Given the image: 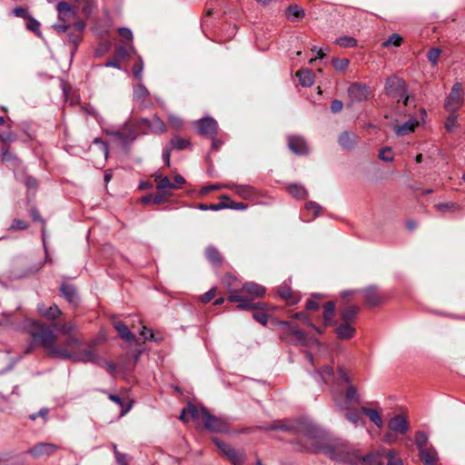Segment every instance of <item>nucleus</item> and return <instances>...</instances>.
I'll return each mask as SVG.
<instances>
[{
    "label": "nucleus",
    "instance_id": "bb28decb",
    "mask_svg": "<svg viewBox=\"0 0 465 465\" xmlns=\"http://www.w3.org/2000/svg\"><path fill=\"white\" fill-rule=\"evenodd\" d=\"M52 326L64 336L73 335L77 330L76 324L72 321L65 322H55L53 323Z\"/></svg>",
    "mask_w": 465,
    "mask_h": 465
},
{
    "label": "nucleus",
    "instance_id": "9d476101",
    "mask_svg": "<svg viewBox=\"0 0 465 465\" xmlns=\"http://www.w3.org/2000/svg\"><path fill=\"white\" fill-rule=\"evenodd\" d=\"M384 91L389 96L402 98L407 93V85L402 78L391 75L386 79Z\"/></svg>",
    "mask_w": 465,
    "mask_h": 465
},
{
    "label": "nucleus",
    "instance_id": "4c0bfd02",
    "mask_svg": "<svg viewBox=\"0 0 465 465\" xmlns=\"http://www.w3.org/2000/svg\"><path fill=\"white\" fill-rule=\"evenodd\" d=\"M335 304L333 302H328L324 304L323 319L326 325H330L332 322L334 315Z\"/></svg>",
    "mask_w": 465,
    "mask_h": 465
},
{
    "label": "nucleus",
    "instance_id": "e433bc0d",
    "mask_svg": "<svg viewBox=\"0 0 465 465\" xmlns=\"http://www.w3.org/2000/svg\"><path fill=\"white\" fill-rule=\"evenodd\" d=\"M61 292H62L63 295L64 296V298L70 303H74L77 302V294H76V291L74 288V286H72L70 284L64 283L61 286Z\"/></svg>",
    "mask_w": 465,
    "mask_h": 465
},
{
    "label": "nucleus",
    "instance_id": "423d86ee",
    "mask_svg": "<svg viewBox=\"0 0 465 465\" xmlns=\"http://www.w3.org/2000/svg\"><path fill=\"white\" fill-rule=\"evenodd\" d=\"M59 352L62 359L70 360L74 362L93 363L96 365L102 364L99 356L91 349H84L76 352H72L68 349L64 348L63 351Z\"/></svg>",
    "mask_w": 465,
    "mask_h": 465
},
{
    "label": "nucleus",
    "instance_id": "a18cd8bd",
    "mask_svg": "<svg viewBox=\"0 0 465 465\" xmlns=\"http://www.w3.org/2000/svg\"><path fill=\"white\" fill-rule=\"evenodd\" d=\"M66 340L64 341V348H78L82 346L83 340L77 337L75 334L65 336Z\"/></svg>",
    "mask_w": 465,
    "mask_h": 465
},
{
    "label": "nucleus",
    "instance_id": "69168bd1",
    "mask_svg": "<svg viewBox=\"0 0 465 465\" xmlns=\"http://www.w3.org/2000/svg\"><path fill=\"white\" fill-rule=\"evenodd\" d=\"M215 293H216V290L214 288H213L201 296V301L203 303H207L214 298Z\"/></svg>",
    "mask_w": 465,
    "mask_h": 465
},
{
    "label": "nucleus",
    "instance_id": "2f4dec72",
    "mask_svg": "<svg viewBox=\"0 0 465 465\" xmlns=\"http://www.w3.org/2000/svg\"><path fill=\"white\" fill-rule=\"evenodd\" d=\"M296 75L299 78L300 84L303 87H310L314 83V74L312 70L306 69L299 71L297 72Z\"/></svg>",
    "mask_w": 465,
    "mask_h": 465
},
{
    "label": "nucleus",
    "instance_id": "0e129e2a",
    "mask_svg": "<svg viewBox=\"0 0 465 465\" xmlns=\"http://www.w3.org/2000/svg\"><path fill=\"white\" fill-rule=\"evenodd\" d=\"M1 156L3 162H12L15 160V154L9 152L7 148L2 149Z\"/></svg>",
    "mask_w": 465,
    "mask_h": 465
},
{
    "label": "nucleus",
    "instance_id": "de8ad7c7",
    "mask_svg": "<svg viewBox=\"0 0 465 465\" xmlns=\"http://www.w3.org/2000/svg\"><path fill=\"white\" fill-rule=\"evenodd\" d=\"M458 125V115L455 113H450L445 122V128L448 132L452 133Z\"/></svg>",
    "mask_w": 465,
    "mask_h": 465
},
{
    "label": "nucleus",
    "instance_id": "f8f14e48",
    "mask_svg": "<svg viewBox=\"0 0 465 465\" xmlns=\"http://www.w3.org/2000/svg\"><path fill=\"white\" fill-rule=\"evenodd\" d=\"M231 281H236V279L232 276H228L226 283L229 292L230 290H237L236 292H233L234 294L240 295L239 292L242 291L252 296L260 298L262 297L265 293V288L258 283L246 282L242 286V288H237Z\"/></svg>",
    "mask_w": 465,
    "mask_h": 465
},
{
    "label": "nucleus",
    "instance_id": "393cba45",
    "mask_svg": "<svg viewBox=\"0 0 465 465\" xmlns=\"http://www.w3.org/2000/svg\"><path fill=\"white\" fill-rule=\"evenodd\" d=\"M188 415L192 420H197L201 418V410L199 411L195 405L188 403L186 408L183 409L181 411L179 419L183 422H187L189 420Z\"/></svg>",
    "mask_w": 465,
    "mask_h": 465
},
{
    "label": "nucleus",
    "instance_id": "412c9836",
    "mask_svg": "<svg viewBox=\"0 0 465 465\" xmlns=\"http://www.w3.org/2000/svg\"><path fill=\"white\" fill-rule=\"evenodd\" d=\"M419 125L420 122L417 119L410 118L401 124H395L394 132L398 136H404L413 133Z\"/></svg>",
    "mask_w": 465,
    "mask_h": 465
},
{
    "label": "nucleus",
    "instance_id": "0eeeda50",
    "mask_svg": "<svg viewBox=\"0 0 465 465\" xmlns=\"http://www.w3.org/2000/svg\"><path fill=\"white\" fill-rule=\"evenodd\" d=\"M56 10L58 12V22L54 24L53 27L59 34L65 33L68 28L66 22L74 18L75 9L70 4L61 1L57 3Z\"/></svg>",
    "mask_w": 465,
    "mask_h": 465
},
{
    "label": "nucleus",
    "instance_id": "4d7b16f0",
    "mask_svg": "<svg viewBox=\"0 0 465 465\" xmlns=\"http://www.w3.org/2000/svg\"><path fill=\"white\" fill-rule=\"evenodd\" d=\"M168 120L171 126L175 130H180L183 125V120L177 115L171 114L169 115Z\"/></svg>",
    "mask_w": 465,
    "mask_h": 465
},
{
    "label": "nucleus",
    "instance_id": "1a4fd4ad",
    "mask_svg": "<svg viewBox=\"0 0 465 465\" xmlns=\"http://www.w3.org/2000/svg\"><path fill=\"white\" fill-rule=\"evenodd\" d=\"M213 440L219 450L226 456L233 465H242L243 461L246 460V454L243 450H237L218 438H213Z\"/></svg>",
    "mask_w": 465,
    "mask_h": 465
},
{
    "label": "nucleus",
    "instance_id": "7ed1b4c3",
    "mask_svg": "<svg viewBox=\"0 0 465 465\" xmlns=\"http://www.w3.org/2000/svg\"><path fill=\"white\" fill-rule=\"evenodd\" d=\"M29 333L34 342L45 348L50 357H60V352L58 351H63L64 348L55 346L57 337L49 326L35 322L29 331Z\"/></svg>",
    "mask_w": 465,
    "mask_h": 465
},
{
    "label": "nucleus",
    "instance_id": "603ef678",
    "mask_svg": "<svg viewBox=\"0 0 465 465\" xmlns=\"http://www.w3.org/2000/svg\"><path fill=\"white\" fill-rule=\"evenodd\" d=\"M379 158L384 162H392L394 155L390 147L382 148L379 153Z\"/></svg>",
    "mask_w": 465,
    "mask_h": 465
},
{
    "label": "nucleus",
    "instance_id": "7c9ffc66",
    "mask_svg": "<svg viewBox=\"0 0 465 465\" xmlns=\"http://www.w3.org/2000/svg\"><path fill=\"white\" fill-rule=\"evenodd\" d=\"M355 134L344 131L339 136L338 143L343 149L350 150L352 149L355 144Z\"/></svg>",
    "mask_w": 465,
    "mask_h": 465
},
{
    "label": "nucleus",
    "instance_id": "774afa93",
    "mask_svg": "<svg viewBox=\"0 0 465 465\" xmlns=\"http://www.w3.org/2000/svg\"><path fill=\"white\" fill-rule=\"evenodd\" d=\"M24 183L29 189H36L38 185L36 179L32 176H26L24 180Z\"/></svg>",
    "mask_w": 465,
    "mask_h": 465
},
{
    "label": "nucleus",
    "instance_id": "5fc2aeb1",
    "mask_svg": "<svg viewBox=\"0 0 465 465\" xmlns=\"http://www.w3.org/2000/svg\"><path fill=\"white\" fill-rule=\"evenodd\" d=\"M349 64L350 62L346 58H332V64L336 70L344 71L348 67Z\"/></svg>",
    "mask_w": 465,
    "mask_h": 465
},
{
    "label": "nucleus",
    "instance_id": "9b49d317",
    "mask_svg": "<svg viewBox=\"0 0 465 465\" xmlns=\"http://www.w3.org/2000/svg\"><path fill=\"white\" fill-rule=\"evenodd\" d=\"M463 104V91L461 88V84L456 83L450 93V94L447 96L444 107L447 111L450 113H455L457 110H459Z\"/></svg>",
    "mask_w": 465,
    "mask_h": 465
},
{
    "label": "nucleus",
    "instance_id": "09e8293b",
    "mask_svg": "<svg viewBox=\"0 0 465 465\" xmlns=\"http://www.w3.org/2000/svg\"><path fill=\"white\" fill-rule=\"evenodd\" d=\"M227 207V203H225L224 202H221V203H213V204H205V203H200L198 205V208L202 211H207V210H212V211H220L222 209H224Z\"/></svg>",
    "mask_w": 465,
    "mask_h": 465
},
{
    "label": "nucleus",
    "instance_id": "cd10ccee",
    "mask_svg": "<svg viewBox=\"0 0 465 465\" xmlns=\"http://www.w3.org/2000/svg\"><path fill=\"white\" fill-rule=\"evenodd\" d=\"M335 331L340 339L348 340L354 336L356 331L350 322H343L336 328Z\"/></svg>",
    "mask_w": 465,
    "mask_h": 465
},
{
    "label": "nucleus",
    "instance_id": "c03bdc74",
    "mask_svg": "<svg viewBox=\"0 0 465 465\" xmlns=\"http://www.w3.org/2000/svg\"><path fill=\"white\" fill-rule=\"evenodd\" d=\"M67 30L68 34L66 36V40L69 44H72L75 49L82 39V35L76 33V31L73 30L70 25H68Z\"/></svg>",
    "mask_w": 465,
    "mask_h": 465
},
{
    "label": "nucleus",
    "instance_id": "473e14b6",
    "mask_svg": "<svg viewBox=\"0 0 465 465\" xmlns=\"http://www.w3.org/2000/svg\"><path fill=\"white\" fill-rule=\"evenodd\" d=\"M148 95L149 91L143 84H138L134 87V99L141 104H144Z\"/></svg>",
    "mask_w": 465,
    "mask_h": 465
},
{
    "label": "nucleus",
    "instance_id": "49530a36",
    "mask_svg": "<svg viewBox=\"0 0 465 465\" xmlns=\"http://www.w3.org/2000/svg\"><path fill=\"white\" fill-rule=\"evenodd\" d=\"M415 443L419 450L427 448L428 435L423 431H418L415 436Z\"/></svg>",
    "mask_w": 465,
    "mask_h": 465
},
{
    "label": "nucleus",
    "instance_id": "f03ea898",
    "mask_svg": "<svg viewBox=\"0 0 465 465\" xmlns=\"http://www.w3.org/2000/svg\"><path fill=\"white\" fill-rule=\"evenodd\" d=\"M312 375L319 383L331 384V391L338 409L349 410L352 403L361 401L358 390L351 384V379L343 367L338 368L337 376L331 366H324Z\"/></svg>",
    "mask_w": 465,
    "mask_h": 465
},
{
    "label": "nucleus",
    "instance_id": "dca6fc26",
    "mask_svg": "<svg viewBox=\"0 0 465 465\" xmlns=\"http://www.w3.org/2000/svg\"><path fill=\"white\" fill-rule=\"evenodd\" d=\"M197 131L202 135L214 136L217 133V122L212 117H204L194 123Z\"/></svg>",
    "mask_w": 465,
    "mask_h": 465
},
{
    "label": "nucleus",
    "instance_id": "37998d69",
    "mask_svg": "<svg viewBox=\"0 0 465 465\" xmlns=\"http://www.w3.org/2000/svg\"><path fill=\"white\" fill-rule=\"evenodd\" d=\"M278 293L285 301H288L290 302H293L295 301L294 297L292 296V291L291 287L287 284L281 285L278 290Z\"/></svg>",
    "mask_w": 465,
    "mask_h": 465
},
{
    "label": "nucleus",
    "instance_id": "f257e3e1",
    "mask_svg": "<svg viewBox=\"0 0 465 465\" xmlns=\"http://www.w3.org/2000/svg\"><path fill=\"white\" fill-rule=\"evenodd\" d=\"M262 429L266 430H284L288 432L302 434L309 440H315V451L323 452L333 460L344 462L351 465H383L385 450H379L361 456L358 450L346 441L331 440L326 432L308 419L295 420H275L269 426Z\"/></svg>",
    "mask_w": 465,
    "mask_h": 465
},
{
    "label": "nucleus",
    "instance_id": "c85d7f7f",
    "mask_svg": "<svg viewBox=\"0 0 465 465\" xmlns=\"http://www.w3.org/2000/svg\"><path fill=\"white\" fill-rule=\"evenodd\" d=\"M114 327L117 331L121 339L125 341H133L134 340V335L129 330L128 326L122 322H114Z\"/></svg>",
    "mask_w": 465,
    "mask_h": 465
},
{
    "label": "nucleus",
    "instance_id": "58836bf2",
    "mask_svg": "<svg viewBox=\"0 0 465 465\" xmlns=\"http://www.w3.org/2000/svg\"><path fill=\"white\" fill-rule=\"evenodd\" d=\"M190 145V142L188 140H185L180 136H175L171 139L169 147L172 148V150H183Z\"/></svg>",
    "mask_w": 465,
    "mask_h": 465
},
{
    "label": "nucleus",
    "instance_id": "052dcab7",
    "mask_svg": "<svg viewBox=\"0 0 465 465\" xmlns=\"http://www.w3.org/2000/svg\"><path fill=\"white\" fill-rule=\"evenodd\" d=\"M28 227V223L23 220L15 219L10 225V230H25Z\"/></svg>",
    "mask_w": 465,
    "mask_h": 465
},
{
    "label": "nucleus",
    "instance_id": "338daca9",
    "mask_svg": "<svg viewBox=\"0 0 465 465\" xmlns=\"http://www.w3.org/2000/svg\"><path fill=\"white\" fill-rule=\"evenodd\" d=\"M305 208L308 211H312L314 216H317L321 211V206L314 202L307 203Z\"/></svg>",
    "mask_w": 465,
    "mask_h": 465
},
{
    "label": "nucleus",
    "instance_id": "5701e85b",
    "mask_svg": "<svg viewBox=\"0 0 465 465\" xmlns=\"http://www.w3.org/2000/svg\"><path fill=\"white\" fill-rule=\"evenodd\" d=\"M37 311L43 317L48 320H55L62 314V311L55 304H53L49 308H45L44 303H40L37 306Z\"/></svg>",
    "mask_w": 465,
    "mask_h": 465
},
{
    "label": "nucleus",
    "instance_id": "680f3d73",
    "mask_svg": "<svg viewBox=\"0 0 465 465\" xmlns=\"http://www.w3.org/2000/svg\"><path fill=\"white\" fill-rule=\"evenodd\" d=\"M170 193L159 192L156 194H153V204H160L167 200Z\"/></svg>",
    "mask_w": 465,
    "mask_h": 465
},
{
    "label": "nucleus",
    "instance_id": "e2e57ef3",
    "mask_svg": "<svg viewBox=\"0 0 465 465\" xmlns=\"http://www.w3.org/2000/svg\"><path fill=\"white\" fill-rule=\"evenodd\" d=\"M13 14L17 17H22V18H25V19H28V17L30 16L27 10L21 6H17L15 8H14Z\"/></svg>",
    "mask_w": 465,
    "mask_h": 465
},
{
    "label": "nucleus",
    "instance_id": "4be33fe9",
    "mask_svg": "<svg viewBox=\"0 0 465 465\" xmlns=\"http://www.w3.org/2000/svg\"><path fill=\"white\" fill-rule=\"evenodd\" d=\"M154 181L156 182V189L159 192L169 193L167 190L178 189V185L172 183L167 176L162 174H155Z\"/></svg>",
    "mask_w": 465,
    "mask_h": 465
},
{
    "label": "nucleus",
    "instance_id": "4468645a",
    "mask_svg": "<svg viewBox=\"0 0 465 465\" xmlns=\"http://www.w3.org/2000/svg\"><path fill=\"white\" fill-rule=\"evenodd\" d=\"M371 94L369 87L365 84L355 82L348 88V95L352 102H363Z\"/></svg>",
    "mask_w": 465,
    "mask_h": 465
},
{
    "label": "nucleus",
    "instance_id": "6ab92c4d",
    "mask_svg": "<svg viewBox=\"0 0 465 465\" xmlns=\"http://www.w3.org/2000/svg\"><path fill=\"white\" fill-rule=\"evenodd\" d=\"M225 187L233 190L235 193L242 199L252 200L257 195L256 190L250 185H238L230 183L225 185Z\"/></svg>",
    "mask_w": 465,
    "mask_h": 465
},
{
    "label": "nucleus",
    "instance_id": "72a5a7b5",
    "mask_svg": "<svg viewBox=\"0 0 465 465\" xmlns=\"http://www.w3.org/2000/svg\"><path fill=\"white\" fill-rule=\"evenodd\" d=\"M287 192L296 199H305L307 197V191L303 186L298 183L289 184Z\"/></svg>",
    "mask_w": 465,
    "mask_h": 465
},
{
    "label": "nucleus",
    "instance_id": "f704fd0d",
    "mask_svg": "<svg viewBox=\"0 0 465 465\" xmlns=\"http://www.w3.org/2000/svg\"><path fill=\"white\" fill-rule=\"evenodd\" d=\"M361 410L378 428L382 427L383 421L378 411L367 407H361Z\"/></svg>",
    "mask_w": 465,
    "mask_h": 465
},
{
    "label": "nucleus",
    "instance_id": "f3484780",
    "mask_svg": "<svg viewBox=\"0 0 465 465\" xmlns=\"http://www.w3.org/2000/svg\"><path fill=\"white\" fill-rule=\"evenodd\" d=\"M364 300L368 306L374 307L385 300V296L377 291L376 287L371 286L363 290Z\"/></svg>",
    "mask_w": 465,
    "mask_h": 465
},
{
    "label": "nucleus",
    "instance_id": "6e6d98bb",
    "mask_svg": "<svg viewBox=\"0 0 465 465\" xmlns=\"http://www.w3.org/2000/svg\"><path fill=\"white\" fill-rule=\"evenodd\" d=\"M402 41V38L401 35H399L398 34H392L384 43H383V45L384 46H389V45H394V46H399L401 45V43Z\"/></svg>",
    "mask_w": 465,
    "mask_h": 465
},
{
    "label": "nucleus",
    "instance_id": "bf43d9fd",
    "mask_svg": "<svg viewBox=\"0 0 465 465\" xmlns=\"http://www.w3.org/2000/svg\"><path fill=\"white\" fill-rule=\"evenodd\" d=\"M345 418L354 425H358L361 420V414L358 411L347 412Z\"/></svg>",
    "mask_w": 465,
    "mask_h": 465
},
{
    "label": "nucleus",
    "instance_id": "39448f33",
    "mask_svg": "<svg viewBox=\"0 0 465 465\" xmlns=\"http://www.w3.org/2000/svg\"><path fill=\"white\" fill-rule=\"evenodd\" d=\"M104 133L112 138L113 142L122 146L129 145L139 135V133L136 132V129L131 123H124L121 130H114L113 128L104 129Z\"/></svg>",
    "mask_w": 465,
    "mask_h": 465
},
{
    "label": "nucleus",
    "instance_id": "20e7f679",
    "mask_svg": "<svg viewBox=\"0 0 465 465\" xmlns=\"http://www.w3.org/2000/svg\"><path fill=\"white\" fill-rule=\"evenodd\" d=\"M237 290H230V295L228 297V301L231 302H238L237 308L240 310L252 311L254 309H260L262 311H257L252 313V318L261 323L262 325H266L268 322V314L264 312L267 309V304L264 302H252L250 299L242 296L234 294Z\"/></svg>",
    "mask_w": 465,
    "mask_h": 465
},
{
    "label": "nucleus",
    "instance_id": "a19ab883",
    "mask_svg": "<svg viewBox=\"0 0 465 465\" xmlns=\"http://www.w3.org/2000/svg\"><path fill=\"white\" fill-rule=\"evenodd\" d=\"M149 128L153 132L157 134H163L166 131V125L163 123V120H161L159 117L154 116L153 121L151 122V124L149 125Z\"/></svg>",
    "mask_w": 465,
    "mask_h": 465
},
{
    "label": "nucleus",
    "instance_id": "3c124183",
    "mask_svg": "<svg viewBox=\"0 0 465 465\" xmlns=\"http://www.w3.org/2000/svg\"><path fill=\"white\" fill-rule=\"evenodd\" d=\"M134 51V46L132 45H120L118 46L116 50L117 56L121 58L129 57L131 54Z\"/></svg>",
    "mask_w": 465,
    "mask_h": 465
},
{
    "label": "nucleus",
    "instance_id": "2eb2a0df",
    "mask_svg": "<svg viewBox=\"0 0 465 465\" xmlns=\"http://www.w3.org/2000/svg\"><path fill=\"white\" fill-rule=\"evenodd\" d=\"M58 449L59 447L54 443L40 442L30 448L27 450V453H29L34 459H40L51 456Z\"/></svg>",
    "mask_w": 465,
    "mask_h": 465
},
{
    "label": "nucleus",
    "instance_id": "864d4df0",
    "mask_svg": "<svg viewBox=\"0 0 465 465\" xmlns=\"http://www.w3.org/2000/svg\"><path fill=\"white\" fill-rule=\"evenodd\" d=\"M26 27L28 30L35 32L37 35H41L40 23L31 15L28 17Z\"/></svg>",
    "mask_w": 465,
    "mask_h": 465
},
{
    "label": "nucleus",
    "instance_id": "c756f323",
    "mask_svg": "<svg viewBox=\"0 0 465 465\" xmlns=\"http://www.w3.org/2000/svg\"><path fill=\"white\" fill-rule=\"evenodd\" d=\"M206 259L214 266H219L223 262V258L218 249L213 245H209L205 249Z\"/></svg>",
    "mask_w": 465,
    "mask_h": 465
},
{
    "label": "nucleus",
    "instance_id": "aec40b11",
    "mask_svg": "<svg viewBox=\"0 0 465 465\" xmlns=\"http://www.w3.org/2000/svg\"><path fill=\"white\" fill-rule=\"evenodd\" d=\"M288 146L296 154H306L308 146L305 140L301 136H290L288 139Z\"/></svg>",
    "mask_w": 465,
    "mask_h": 465
},
{
    "label": "nucleus",
    "instance_id": "6e6552de",
    "mask_svg": "<svg viewBox=\"0 0 465 465\" xmlns=\"http://www.w3.org/2000/svg\"><path fill=\"white\" fill-rule=\"evenodd\" d=\"M201 418L206 430L218 433L228 431V422L222 417L212 415L205 407L201 408Z\"/></svg>",
    "mask_w": 465,
    "mask_h": 465
},
{
    "label": "nucleus",
    "instance_id": "13d9d810",
    "mask_svg": "<svg viewBox=\"0 0 465 465\" xmlns=\"http://www.w3.org/2000/svg\"><path fill=\"white\" fill-rule=\"evenodd\" d=\"M143 69V61L141 58H139V62L135 63L132 69L133 74L136 79H138V80L142 79Z\"/></svg>",
    "mask_w": 465,
    "mask_h": 465
},
{
    "label": "nucleus",
    "instance_id": "79ce46f5",
    "mask_svg": "<svg viewBox=\"0 0 465 465\" xmlns=\"http://www.w3.org/2000/svg\"><path fill=\"white\" fill-rule=\"evenodd\" d=\"M335 44L341 47H353L357 45V40L351 36H341L335 40Z\"/></svg>",
    "mask_w": 465,
    "mask_h": 465
},
{
    "label": "nucleus",
    "instance_id": "c9c22d12",
    "mask_svg": "<svg viewBox=\"0 0 465 465\" xmlns=\"http://www.w3.org/2000/svg\"><path fill=\"white\" fill-rule=\"evenodd\" d=\"M358 312L359 307L354 305L347 306L341 311V317L344 322H351L356 318Z\"/></svg>",
    "mask_w": 465,
    "mask_h": 465
},
{
    "label": "nucleus",
    "instance_id": "a211bd4d",
    "mask_svg": "<svg viewBox=\"0 0 465 465\" xmlns=\"http://www.w3.org/2000/svg\"><path fill=\"white\" fill-rule=\"evenodd\" d=\"M389 429L398 434H404L409 430V423L405 417L398 414L391 418L388 423Z\"/></svg>",
    "mask_w": 465,
    "mask_h": 465
},
{
    "label": "nucleus",
    "instance_id": "8fccbe9b",
    "mask_svg": "<svg viewBox=\"0 0 465 465\" xmlns=\"http://www.w3.org/2000/svg\"><path fill=\"white\" fill-rule=\"evenodd\" d=\"M440 54L441 49L440 48H431L429 50L427 54V58L433 66L437 64Z\"/></svg>",
    "mask_w": 465,
    "mask_h": 465
},
{
    "label": "nucleus",
    "instance_id": "ea45409f",
    "mask_svg": "<svg viewBox=\"0 0 465 465\" xmlns=\"http://www.w3.org/2000/svg\"><path fill=\"white\" fill-rule=\"evenodd\" d=\"M387 460L388 465H402V460L401 458L397 457L394 450H385V455L383 456V463Z\"/></svg>",
    "mask_w": 465,
    "mask_h": 465
},
{
    "label": "nucleus",
    "instance_id": "a878e982",
    "mask_svg": "<svg viewBox=\"0 0 465 465\" xmlns=\"http://www.w3.org/2000/svg\"><path fill=\"white\" fill-rule=\"evenodd\" d=\"M285 15L289 20L296 22L305 16V11L298 5H290L285 10Z\"/></svg>",
    "mask_w": 465,
    "mask_h": 465
},
{
    "label": "nucleus",
    "instance_id": "ddd939ff",
    "mask_svg": "<svg viewBox=\"0 0 465 465\" xmlns=\"http://www.w3.org/2000/svg\"><path fill=\"white\" fill-rule=\"evenodd\" d=\"M279 325L282 327L281 338L286 340L288 342L294 341L303 342L305 334L296 325H292L288 322H280Z\"/></svg>",
    "mask_w": 465,
    "mask_h": 465
},
{
    "label": "nucleus",
    "instance_id": "b1692460",
    "mask_svg": "<svg viewBox=\"0 0 465 465\" xmlns=\"http://www.w3.org/2000/svg\"><path fill=\"white\" fill-rule=\"evenodd\" d=\"M420 457L425 465H436L439 460L437 451L432 447H427L419 450Z\"/></svg>",
    "mask_w": 465,
    "mask_h": 465
}]
</instances>
